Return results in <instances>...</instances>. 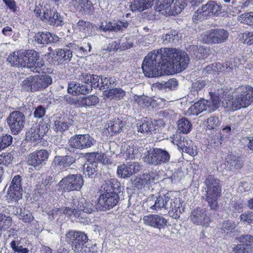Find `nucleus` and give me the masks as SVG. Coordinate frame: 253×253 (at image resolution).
I'll return each instance as SVG.
<instances>
[{"label":"nucleus","mask_w":253,"mask_h":253,"mask_svg":"<svg viewBox=\"0 0 253 253\" xmlns=\"http://www.w3.org/2000/svg\"><path fill=\"white\" fill-rule=\"evenodd\" d=\"M189 63V58L185 52L164 48L149 52L143 60L142 68L146 76L153 78L182 72Z\"/></svg>","instance_id":"f257e3e1"},{"label":"nucleus","mask_w":253,"mask_h":253,"mask_svg":"<svg viewBox=\"0 0 253 253\" xmlns=\"http://www.w3.org/2000/svg\"><path fill=\"white\" fill-rule=\"evenodd\" d=\"M96 209L93 204L87 201L83 197L73 198L71 207L55 208L49 210L47 212L49 218L53 219L61 214H64L68 216L75 217L78 222L87 224L89 220L84 216L83 212L91 213L95 211Z\"/></svg>","instance_id":"f03ea898"},{"label":"nucleus","mask_w":253,"mask_h":253,"mask_svg":"<svg viewBox=\"0 0 253 253\" xmlns=\"http://www.w3.org/2000/svg\"><path fill=\"white\" fill-rule=\"evenodd\" d=\"M66 242L76 253H96V246H90L87 235L84 232L69 230L65 234Z\"/></svg>","instance_id":"7ed1b4c3"},{"label":"nucleus","mask_w":253,"mask_h":253,"mask_svg":"<svg viewBox=\"0 0 253 253\" xmlns=\"http://www.w3.org/2000/svg\"><path fill=\"white\" fill-rule=\"evenodd\" d=\"M237 95L227 103L229 109L235 111L246 108L253 101V88L251 86H242L237 91Z\"/></svg>","instance_id":"20e7f679"},{"label":"nucleus","mask_w":253,"mask_h":253,"mask_svg":"<svg viewBox=\"0 0 253 253\" xmlns=\"http://www.w3.org/2000/svg\"><path fill=\"white\" fill-rule=\"evenodd\" d=\"M205 184L207 187L206 200L211 210H215L217 207V200L221 196V186L220 180L214 176L210 175L206 178Z\"/></svg>","instance_id":"39448f33"},{"label":"nucleus","mask_w":253,"mask_h":253,"mask_svg":"<svg viewBox=\"0 0 253 253\" xmlns=\"http://www.w3.org/2000/svg\"><path fill=\"white\" fill-rule=\"evenodd\" d=\"M52 82L51 78L48 75H37L27 78L21 84L25 90L36 91L47 87Z\"/></svg>","instance_id":"423d86ee"},{"label":"nucleus","mask_w":253,"mask_h":253,"mask_svg":"<svg viewBox=\"0 0 253 253\" xmlns=\"http://www.w3.org/2000/svg\"><path fill=\"white\" fill-rule=\"evenodd\" d=\"M174 0H159L156 9L166 16L180 13L186 6L187 0H176L171 7Z\"/></svg>","instance_id":"0eeeda50"},{"label":"nucleus","mask_w":253,"mask_h":253,"mask_svg":"<svg viewBox=\"0 0 253 253\" xmlns=\"http://www.w3.org/2000/svg\"><path fill=\"white\" fill-rule=\"evenodd\" d=\"M222 12V6L220 3L210 0L194 12L192 18L193 21L196 22L198 20L207 19L211 16H217Z\"/></svg>","instance_id":"6e6552de"},{"label":"nucleus","mask_w":253,"mask_h":253,"mask_svg":"<svg viewBox=\"0 0 253 253\" xmlns=\"http://www.w3.org/2000/svg\"><path fill=\"white\" fill-rule=\"evenodd\" d=\"M219 103L220 100L217 96H212L210 100H200L189 108L187 114L198 115L204 111L211 112L218 108Z\"/></svg>","instance_id":"1a4fd4ad"},{"label":"nucleus","mask_w":253,"mask_h":253,"mask_svg":"<svg viewBox=\"0 0 253 253\" xmlns=\"http://www.w3.org/2000/svg\"><path fill=\"white\" fill-rule=\"evenodd\" d=\"M219 103L220 100L217 96H212L210 100H200L189 108L187 114L198 115L204 111L211 112L218 108Z\"/></svg>","instance_id":"9d476101"},{"label":"nucleus","mask_w":253,"mask_h":253,"mask_svg":"<svg viewBox=\"0 0 253 253\" xmlns=\"http://www.w3.org/2000/svg\"><path fill=\"white\" fill-rule=\"evenodd\" d=\"M219 103L220 100L217 96H212L210 100H200L189 108L187 114L198 115L204 111L211 112L218 108Z\"/></svg>","instance_id":"9b49d317"},{"label":"nucleus","mask_w":253,"mask_h":253,"mask_svg":"<svg viewBox=\"0 0 253 253\" xmlns=\"http://www.w3.org/2000/svg\"><path fill=\"white\" fill-rule=\"evenodd\" d=\"M147 154L143 157L144 161L153 166L163 165L169 162L170 155L166 150L153 148L147 151Z\"/></svg>","instance_id":"f8f14e48"},{"label":"nucleus","mask_w":253,"mask_h":253,"mask_svg":"<svg viewBox=\"0 0 253 253\" xmlns=\"http://www.w3.org/2000/svg\"><path fill=\"white\" fill-rule=\"evenodd\" d=\"M228 36V32L224 29H212L202 33L200 40L205 43L219 44L226 42Z\"/></svg>","instance_id":"ddd939ff"},{"label":"nucleus","mask_w":253,"mask_h":253,"mask_svg":"<svg viewBox=\"0 0 253 253\" xmlns=\"http://www.w3.org/2000/svg\"><path fill=\"white\" fill-rule=\"evenodd\" d=\"M25 116L19 111H14L7 118V123L13 134H19L24 128L25 124Z\"/></svg>","instance_id":"4468645a"},{"label":"nucleus","mask_w":253,"mask_h":253,"mask_svg":"<svg viewBox=\"0 0 253 253\" xmlns=\"http://www.w3.org/2000/svg\"><path fill=\"white\" fill-rule=\"evenodd\" d=\"M98 162L107 164L108 159L106 155L100 153H93L91 154L87 159V163L85 164L86 167L84 169V172L85 175L89 178H92L96 172V168Z\"/></svg>","instance_id":"2eb2a0df"},{"label":"nucleus","mask_w":253,"mask_h":253,"mask_svg":"<svg viewBox=\"0 0 253 253\" xmlns=\"http://www.w3.org/2000/svg\"><path fill=\"white\" fill-rule=\"evenodd\" d=\"M84 181L80 174H70L64 177L59 185L65 191H79L84 185Z\"/></svg>","instance_id":"dca6fc26"},{"label":"nucleus","mask_w":253,"mask_h":253,"mask_svg":"<svg viewBox=\"0 0 253 253\" xmlns=\"http://www.w3.org/2000/svg\"><path fill=\"white\" fill-rule=\"evenodd\" d=\"M95 143V140L89 134L75 135L69 140L71 147L78 149L89 148Z\"/></svg>","instance_id":"f3484780"},{"label":"nucleus","mask_w":253,"mask_h":253,"mask_svg":"<svg viewBox=\"0 0 253 253\" xmlns=\"http://www.w3.org/2000/svg\"><path fill=\"white\" fill-rule=\"evenodd\" d=\"M23 189L21 185V178L17 175L15 176L8 188L6 198L9 201L17 202L22 197Z\"/></svg>","instance_id":"a211bd4d"},{"label":"nucleus","mask_w":253,"mask_h":253,"mask_svg":"<svg viewBox=\"0 0 253 253\" xmlns=\"http://www.w3.org/2000/svg\"><path fill=\"white\" fill-rule=\"evenodd\" d=\"M24 66L33 72H39V69L44 65L43 61L40 59L39 54L34 50L25 51Z\"/></svg>","instance_id":"6ab92c4d"},{"label":"nucleus","mask_w":253,"mask_h":253,"mask_svg":"<svg viewBox=\"0 0 253 253\" xmlns=\"http://www.w3.org/2000/svg\"><path fill=\"white\" fill-rule=\"evenodd\" d=\"M119 201L117 193H101L98 199L97 206L100 210H107L115 207Z\"/></svg>","instance_id":"aec40b11"},{"label":"nucleus","mask_w":253,"mask_h":253,"mask_svg":"<svg viewBox=\"0 0 253 253\" xmlns=\"http://www.w3.org/2000/svg\"><path fill=\"white\" fill-rule=\"evenodd\" d=\"M49 157L46 150L41 149L30 153L28 156V164L35 168H40L45 164Z\"/></svg>","instance_id":"412c9836"},{"label":"nucleus","mask_w":253,"mask_h":253,"mask_svg":"<svg viewBox=\"0 0 253 253\" xmlns=\"http://www.w3.org/2000/svg\"><path fill=\"white\" fill-rule=\"evenodd\" d=\"M142 221L145 225L159 229L164 228L168 223L167 220L163 216L155 214L143 216Z\"/></svg>","instance_id":"4be33fe9"},{"label":"nucleus","mask_w":253,"mask_h":253,"mask_svg":"<svg viewBox=\"0 0 253 253\" xmlns=\"http://www.w3.org/2000/svg\"><path fill=\"white\" fill-rule=\"evenodd\" d=\"M190 220L193 223L208 226L210 222V218L206 213L204 209L197 208L194 210L190 216Z\"/></svg>","instance_id":"5701e85b"},{"label":"nucleus","mask_w":253,"mask_h":253,"mask_svg":"<svg viewBox=\"0 0 253 253\" xmlns=\"http://www.w3.org/2000/svg\"><path fill=\"white\" fill-rule=\"evenodd\" d=\"M44 127V126H40L37 124L33 126L26 133V140L31 142H38L47 131V127L45 125V128L44 131H42V129Z\"/></svg>","instance_id":"b1692460"},{"label":"nucleus","mask_w":253,"mask_h":253,"mask_svg":"<svg viewBox=\"0 0 253 253\" xmlns=\"http://www.w3.org/2000/svg\"><path fill=\"white\" fill-rule=\"evenodd\" d=\"M61 38L55 34L50 32H39L34 36V40L39 44H47L49 42L56 43L59 42Z\"/></svg>","instance_id":"393cba45"},{"label":"nucleus","mask_w":253,"mask_h":253,"mask_svg":"<svg viewBox=\"0 0 253 253\" xmlns=\"http://www.w3.org/2000/svg\"><path fill=\"white\" fill-rule=\"evenodd\" d=\"M103 179H105L103 178ZM120 186V183L113 176L109 175L101 187V193H117L116 190Z\"/></svg>","instance_id":"a878e982"},{"label":"nucleus","mask_w":253,"mask_h":253,"mask_svg":"<svg viewBox=\"0 0 253 253\" xmlns=\"http://www.w3.org/2000/svg\"><path fill=\"white\" fill-rule=\"evenodd\" d=\"M71 3L76 10L84 14L89 13L93 6L90 0H71Z\"/></svg>","instance_id":"bb28decb"},{"label":"nucleus","mask_w":253,"mask_h":253,"mask_svg":"<svg viewBox=\"0 0 253 253\" xmlns=\"http://www.w3.org/2000/svg\"><path fill=\"white\" fill-rule=\"evenodd\" d=\"M75 162V158L71 156H57L54 158L53 164L57 168L63 169L69 167Z\"/></svg>","instance_id":"cd10ccee"},{"label":"nucleus","mask_w":253,"mask_h":253,"mask_svg":"<svg viewBox=\"0 0 253 253\" xmlns=\"http://www.w3.org/2000/svg\"><path fill=\"white\" fill-rule=\"evenodd\" d=\"M98 102V98L95 95H90L86 97H80L78 99H72L70 101L71 104L85 107L94 106Z\"/></svg>","instance_id":"c85d7f7f"},{"label":"nucleus","mask_w":253,"mask_h":253,"mask_svg":"<svg viewBox=\"0 0 253 253\" xmlns=\"http://www.w3.org/2000/svg\"><path fill=\"white\" fill-rule=\"evenodd\" d=\"M191 55L195 58L201 59L207 57L210 53V48L205 46L192 45L189 47Z\"/></svg>","instance_id":"c756f323"},{"label":"nucleus","mask_w":253,"mask_h":253,"mask_svg":"<svg viewBox=\"0 0 253 253\" xmlns=\"http://www.w3.org/2000/svg\"><path fill=\"white\" fill-rule=\"evenodd\" d=\"M25 50L14 51L10 54L7 61L12 65L23 67L24 66Z\"/></svg>","instance_id":"7c9ffc66"},{"label":"nucleus","mask_w":253,"mask_h":253,"mask_svg":"<svg viewBox=\"0 0 253 253\" xmlns=\"http://www.w3.org/2000/svg\"><path fill=\"white\" fill-rule=\"evenodd\" d=\"M72 121L67 117H56L54 120V129L56 132H63L72 125Z\"/></svg>","instance_id":"2f4dec72"},{"label":"nucleus","mask_w":253,"mask_h":253,"mask_svg":"<svg viewBox=\"0 0 253 253\" xmlns=\"http://www.w3.org/2000/svg\"><path fill=\"white\" fill-rule=\"evenodd\" d=\"M126 93L121 88H114L106 89L103 92L104 96L108 99L120 100L126 96Z\"/></svg>","instance_id":"473e14b6"},{"label":"nucleus","mask_w":253,"mask_h":253,"mask_svg":"<svg viewBox=\"0 0 253 253\" xmlns=\"http://www.w3.org/2000/svg\"><path fill=\"white\" fill-rule=\"evenodd\" d=\"M166 196H168V201H167L166 208L169 211L177 212V209L180 206V201L179 198L173 196L171 192L166 193Z\"/></svg>","instance_id":"72a5a7b5"},{"label":"nucleus","mask_w":253,"mask_h":253,"mask_svg":"<svg viewBox=\"0 0 253 253\" xmlns=\"http://www.w3.org/2000/svg\"><path fill=\"white\" fill-rule=\"evenodd\" d=\"M56 55L57 59L63 60V61H70L72 58V53L70 47H67V45L65 48L57 49L55 51L53 55Z\"/></svg>","instance_id":"f704fd0d"},{"label":"nucleus","mask_w":253,"mask_h":253,"mask_svg":"<svg viewBox=\"0 0 253 253\" xmlns=\"http://www.w3.org/2000/svg\"><path fill=\"white\" fill-rule=\"evenodd\" d=\"M206 85V82L203 80H200L193 83L192 86L190 88V90L188 94L189 96H198L199 92L202 91L203 90Z\"/></svg>","instance_id":"c9c22d12"},{"label":"nucleus","mask_w":253,"mask_h":253,"mask_svg":"<svg viewBox=\"0 0 253 253\" xmlns=\"http://www.w3.org/2000/svg\"><path fill=\"white\" fill-rule=\"evenodd\" d=\"M168 197L166 196V194L159 196L157 197L155 201V204L150 207V210L158 211L166 209L167 201H168Z\"/></svg>","instance_id":"e433bc0d"},{"label":"nucleus","mask_w":253,"mask_h":253,"mask_svg":"<svg viewBox=\"0 0 253 253\" xmlns=\"http://www.w3.org/2000/svg\"><path fill=\"white\" fill-rule=\"evenodd\" d=\"M124 126L123 121L119 119H115L114 121H110L108 124V130L109 132L116 133L122 130Z\"/></svg>","instance_id":"4c0bfd02"},{"label":"nucleus","mask_w":253,"mask_h":253,"mask_svg":"<svg viewBox=\"0 0 253 253\" xmlns=\"http://www.w3.org/2000/svg\"><path fill=\"white\" fill-rule=\"evenodd\" d=\"M177 127L180 132L187 134L191 130L192 124L186 118H182L177 121Z\"/></svg>","instance_id":"58836bf2"},{"label":"nucleus","mask_w":253,"mask_h":253,"mask_svg":"<svg viewBox=\"0 0 253 253\" xmlns=\"http://www.w3.org/2000/svg\"><path fill=\"white\" fill-rule=\"evenodd\" d=\"M153 1L154 0H134L133 6L135 9L142 11L151 7L153 4Z\"/></svg>","instance_id":"ea45409f"},{"label":"nucleus","mask_w":253,"mask_h":253,"mask_svg":"<svg viewBox=\"0 0 253 253\" xmlns=\"http://www.w3.org/2000/svg\"><path fill=\"white\" fill-rule=\"evenodd\" d=\"M227 168L231 170H234L240 168L241 164L237 157L233 155H229L226 158Z\"/></svg>","instance_id":"a19ab883"},{"label":"nucleus","mask_w":253,"mask_h":253,"mask_svg":"<svg viewBox=\"0 0 253 253\" xmlns=\"http://www.w3.org/2000/svg\"><path fill=\"white\" fill-rule=\"evenodd\" d=\"M181 38V35L178 32L174 31H171L163 36L164 42L166 44L169 43H176Z\"/></svg>","instance_id":"79ce46f5"},{"label":"nucleus","mask_w":253,"mask_h":253,"mask_svg":"<svg viewBox=\"0 0 253 253\" xmlns=\"http://www.w3.org/2000/svg\"><path fill=\"white\" fill-rule=\"evenodd\" d=\"M12 218L3 214L0 213V231L7 230L12 225Z\"/></svg>","instance_id":"37998d69"},{"label":"nucleus","mask_w":253,"mask_h":253,"mask_svg":"<svg viewBox=\"0 0 253 253\" xmlns=\"http://www.w3.org/2000/svg\"><path fill=\"white\" fill-rule=\"evenodd\" d=\"M238 21L253 28V12H246L238 17Z\"/></svg>","instance_id":"c03bdc74"},{"label":"nucleus","mask_w":253,"mask_h":253,"mask_svg":"<svg viewBox=\"0 0 253 253\" xmlns=\"http://www.w3.org/2000/svg\"><path fill=\"white\" fill-rule=\"evenodd\" d=\"M121 44V41L120 40H118L117 41H113L111 43H109L106 48H104L102 49L101 52L103 54L102 57H106L108 56L109 53L107 54L106 55H105V52H114L117 51L120 47V45Z\"/></svg>","instance_id":"a18cd8bd"},{"label":"nucleus","mask_w":253,"mask_h":253,"mask_svg":"<svg viewBox=\"0 0 253 253\" xmlns=\"http://www.w3.org/2000/svg\"><path fill=\"white\" fill-rule=\"evenodd\" d=\"M9 246L14 253H29V250L28 248H23L20 245V240H13L9 244Z\"/></svg>","instance_id":"49530a36"},{"label":"nucleus","mask_w":253,"mask_h":253,"mask_svg":"<svg viewBox=\"0 0 253 253\" xmlns=\"http://www.w3.org/2000/svg\"><path fill=\"white\" fill-rule=\"evenodd\" d=\"M67 47H70L72 53L75 52L79 57H82L88 54V51L86 49L75 43H70L67 45Z\"/></svg>","instance_id":"de8ad7c7"},{"label":"nucleus","mask_w":253,"mask_h":253,"mask_svg":"<svg viewBox=\"0 0 253 253\" xmlns=\"http://www.w3.org/2000/svg\"><path fill=\"white\" fill-rule=\"evenodd\" d=\"M122 153L124 157L127 159H132L134 158L133 152L134 151L132 143L130 145L124 144L122 147Z\"/></svg>","instance_id":"09e8293b"},{"label":"nucleus","mask_w":253,"mask_h":253,"mask_svg":"<svg viewBox=\"0 0 253 253\" xmlns=\"http://www.w3.org/2000/svg\"><path fill=\"white\" fill-rule=\"evenodd\" d=\"M154 127L151 121H144L138 127V131L141 133H147L151 132Z\"/></svg>","instance_id":"8fccbe9b"},{"label":"nucleus","mask_w":253,"mask_h":253,"mask_svg":"<svg viewBox=\"0 0 253 253\" xmlns=\"http://www.w3.org/2000/svg\"><path fill=\"white\" fill-rule=\"evenodd\" d=\"M49 8V5L46 3H43L40 6H36L35 10L34 13L36 15L39 17L42 21L43 20V16H45L46 9Z\"/></svg>","instance_id":"3c124183"},{"label":"nucleus","mask_w":253,"mask_h":253,"mask_svg":"<svg viewBox=\"0 0 253 253\" xmlns=\"http://www.w3.org/2000/svg\"><path fill=\"white\" fill-rule=\"evenodd\" d=\"M13 155L10 153H3L0 155V167L1 165L8 166L13 161Z\"/></svg>","instance_id":"603ef678"},{"label":"nucleus","mask_w":253,"mask_h":253,"mask_svg":"<svg viewBox=\"0 0 253 253\" xmlns=\"http://www.w3.org/2000/svg\"><path fill=\"white\" fill-rule=\"evenodd\" d=\"M117 174L121 178L128 177L131 176L127 165L123 164L118 166Z\"/></svg>","instance_id":"864d4df0"},{"label":"nucleus","mask_w":253,"mask_h":253,"mask_svg":"<svg viewBox=\"0 0 253 253\" xmlns=\"http://www.w3.org/2000/svg\"><path fill=\"white\" fill-rule=\"evenodd\" d=\"M155 175L154 173L146 172L139 176L143 183L146 185L154 182Z\"/></svg>","instance_id":"5fc2aeb1"},{"label":"nucleus","mask_w":253,"mask_h":253,"mask_svg":"<svg viewBox=\"0 0 253 253\" xmlns=\"http://www.w3.org/2000/svg\"><path fill=\"white\" fill-rule=\"evenodd\" d=\"M128 26V23L126 21H113V31L124 30L127 28Z\"/></svg>","instance_id":"6e6d98bb"},{"label":"nucleus","mask_w":253,"mask_h":253,"mask_svg":"<svg viewBox=\"0 0 253 253\" xmlns=\"http://www.w3.org/2000/svg\"><path fill=\"white\" fill-rule=\"evenodd\" d=\"M12 142V137L9 134H5L0 137V145L2 149L10 146Z\"/></svg>","instance_id":"4d7b16f0"},{"label":"nucleus","mask_w":253,"mask_h":253,"mask_svg":"<svg viewBox=\"0 0 253 253\" xmlns=\"http://www.w3.org/2000/svg\"><path fill=\"white\" fill-rule=\"evenodd\" d=\"M1 33L6 38H10L12 37L14 41H16L17 40L16 38L17 37V36H16V35L17 34L10 26H7L3 27L2 29Z\"/></svg>","instance_id":"13d9d810"},{"label":"nucleus","mask_w":253,"mask_h":253,"mask_svg":"<svg viewBox=\"0 0 253 253\" xmlns=\"http://www.w3.org/2000/svg\"><path fill=\"white\" fill-rule=\"evenodd\" d=\"M238 241L243 246H249L253 243V237L249 234L243 235L238 238Z\"/></svg>","instance_id":"bf43d9fd"},{"label":"nucleus","mask_w":253,"mask_h":253,"mask_svg":"<svg viewBox=\"0 0 253 253\" xmlns=\"http://www.w3.org/2000/svg\"><path fill=\"white\" fill-rule=\"evenodd\" d=\"M77 28L80 31L86 33L91 28V24L89 22L81 20L78 22Z\"/></svg>","instance_id":"052dcab7"},{"label":"nucleus","mask_w":253,"mask_h":253,"mask_svg":"<svg viewBox=\"0 0 253 253\" xmlns=\"http://www.w3.org/2000/svg\"><path fill=\"white\" fill-rule=\"evenodd\" d=\"M207 128L209 129L216 128L219 124L218 118L214 116L210 117L207 121Z\"/></svg>","instance_id":"680f3d73"},{"label":"nucleus","mask_w":253,"mask_h":253,"mask_svg":"<svg viewBox=\"0 0 253 253\" xmlns=\"http://www.w3.org/2000/svg\"><path fill=\"white\" fill-rule=\"evenodd\" d=\"M240 220L243 222L250 224L253 222V212L247 211L240 216Z\"/></svg>","instance_id":"e2e57ef3"},{"label":"nucleus","mask_w":253,"mask_h":253,"mask_svg":"<svg viewBox=\"0 0 253 253\" xmlns=\"http://www.w3.org/2000/svg\"><path fill=\"white\" fill-rule=\"evenodd\" d=\"M129 172L132 175L141 169V165L138 162H129L127 164Z\"/></svg>","instance_id":"0e129e2a"},{"label":"nucleus","mask_w":253,"mask_h":253,"mask_svg":"<svg viewBox=\"0 0 253 253\" xmlns=\"http://www.w3.org/2000/svg\"><path fill=\"white\" fill-rule=\"evenodd\" d=\"M171 142L174 144H176L177 147L179 148V143H182L185 138L182 137L180 132H176L175 134H173L172 136L170 137Z\"/></svg>","instance_id":"69168bd1"},{"label":"nucleus","mask_w":253,"mask_h":253,"mask_svg":"<svg viewBox=\"0 0 253 253\" xmlns=\"http://www.w3.org/2000/svg\"><path fill=\"white\" fill-rule=\"evenodd\" d=\"M46 112V109L43 106L40 105L38 106L34 112V116L35 118L41 119L42 118Z\"/></svg>","instance_id":"338daca9"},{"label":"nucleus","mask_w":253,"mask_h":253,"mask_svg":"<svg viewBox=\"0 0 253 253\" xmlns=\"http://www.w3.org/2000/svg\"><path fill=\"white\" fill-rule=\"evenodd\" d=\"M235 227V225L234 221L227 220L223 222L221 229L223 231L228 232L232 231Z\"/></svg>","instance_id":"774afa93"}]
</instances>
